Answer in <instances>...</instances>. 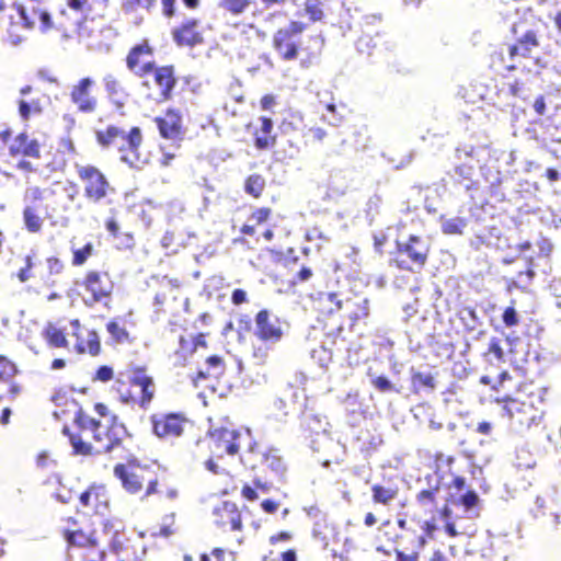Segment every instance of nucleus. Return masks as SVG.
<instances>
[{
    "mask_svg": "<svg viewBox=\"0 0 561 561\" xmlns=\"http://www.w3.org/2000/svg\"><path fill=\"white\" fill-rule=\"evenodd\" d=\"M94 412L100 417H107L104 428L101 421L90 415L83 408H79L73 415V425L62 427V434L68 437L75 455L96 456L117 454L119 458L126 459V463L114 466L113 473L123 488L130 494L144 491L142 497L163 495L168 500H175L179 492L173 486H168L160 481L159 474L148 466H142L129 448L133 435L126 424L103 402L93 405Z\"/></svg>",
    "mask_w": 561,
    "mask_h": 561,
    "instance_id": "1",
    "label": "nucleus"
},
{
    "mask_svg": "<svg viewBox=\"0 0 561 561\" xmlns=\"http://www.w3.org/2000/svg\"><path fill=\"white\" fill-rule=\"evenodd\" d=\"M312 304L323 331L321 350H313L312 357L327 366L333 354H343L348 366H357L362 345L353 329L368 318V299L362 296L341 299L336 293H320Z\"/></svg>",
    "mask_w": 561,
    "mask_h": 561,
    "instance_id": "2",
    "label": "nucleus"
},
{
    "mask_svg": "<svg viewBox=\"0 0 561 561\" xmlns=\"http://www.w3.org/2000/svg\"><path fill=\"white\" fill-rule=\"evenodd\" d=\"M307 24L300 21H290L286 26L278 28L272 38L273 48L283 60L290 61L304 54L302 64L310 65L320 57L324 39L320 34L311 35L306 42L301 34Z\"/></svg>",
    "mask_w": 561,
    "mask_h": 561,
    "instance_id": "3",
    "label": "nucleus"
},
{
    "mask_svg": "<svg viewBox=\"0 0 561 561\" xmlns=\"http://www.w3.org/2000/svg\"><path fill=\"white\" fill-rule=\"evenodd\" d=\"M59 533L67 543V552L72 561H104L103 536L95 529L84 528L72 516L60 519Z\"/></svg>",
    "mask_w": 561,
    "mask_h": 561,
    "instance_id": "4",
    "label": "nucleus"
},
{
    "mask_svg": "<svg viewBox=\"0 0 561 561\" xmlns=\"http://www.w3.org/2000/svg\"><path fill=\"white\" fill-rule=\"evenodd\" d=\"M60 194L54 186H30L23 195L22 221L30 233H41L46 219H55L56 215L67 207L59 202Z\"/></svg>",
    "mask_w": 561,
    "mask_h": 561,
    "instance_id": "5",
    "label": "nucleus"
},
{
    "mask_svg": "<svg viewBox=\"0 0 561 561\" xmlns=\"http://www.w3.org/2000/svg\"><path fill=\"white\" fill-rule=\"evenodd\" d=\"M95 140L102 148H114L122 162L131 168H141L148 158L141 153L144 134L140 127L133 126L128 130L117 125H107L95 131Z\"/></svg>",
    "mask_w": 561,
    "mask_h": 561,
    "instance_id": "6",
    "label": "nucleus"
},
{
    "mask_svg": "<svg viewBox=\"0 0 561 561\" xmlns=\"http://www.w3.org/2000/svg\"><path fill=\"white\" fill-rule=\"evenodd\" d=\"M111 391L123 404L148 409L156 394V385L145 366H131L117 374Z\"/></svg>",
    "mask_w": 561,
    "mask_h": 561,
    "instance_id": "7",
    "label": "nucleus"
},
{
    "mask_svg": "<svg viewBox=\"0 0 561 561\" xmlns=\"http://www.w3.org/2000/svg\"><path fill=\"white\" fill-rule=\"evenodd\" d=\"M503 410L516 428H529L543 416V394L534 382H525L520 392L513 399L504 397Z\"/></svg>",
    "mask_w": 561,
    "mask_h": 561,
    "instance_id": "8",
    "label": "nucleus"
},
{
    "mask_svg": "<svg viewBox=\"0 0 561 561\" xmlns=\"http://www.w3.org/2000/svg\"><path fill=\"white\" fill-rule=\"evenodd\" d=\"M253 448L255 449V440L249 431L218 427L209 433V450L213 457L234 456L241 451V461L255 469L257 463L255 459H251Z\"/></svg>",
    "mask_w": 561,
    "mask_h": 561,
    "instance_id": "9",
    "label": "nucleus"
},
{
    "mask_svg": "<svg viewBox=\"0 0 561 561\" xmlns=\"http://www.w3.org/2000/svg\"><path fill=\"white\" fill-rule=\"evenodd\" d=\"M431 251V243L426 239L410 234L405 240H396L388 264L398 271L421 273L428 263Z\"/></svg>",
    "mask_w": 561,
    "mask_h": 561,
    "instance_id": "10",
    "label": "nucleus"
},
{
    "mask_svg": "<svg viewBox=\"0 0 561 561\" xmlns=\"http://www.w3.org/2000/svg\"><path fill=\"white\" fill-rule=\"evenodd\" d=\"M76 174L81 183L84 199L92 205L110 204L116 188L107 175L96 165L76 164Z\"/></svg>",
    "mask_w": 561,
    "mask_h": 561,
    "instance_id": "11",
    "label": "nucleus"
},
{
    "mask_svg": "<svg viewBox=\"0 0 561 561\" xmlns=\"http://www.w3.org/2000/svg\"><path fill=\"white\" fill-rule=\"evenodd\" d=\"M139 79L141 88L146 91V98L158 103L170 101L179 82L176 68L172 64H156Z\"/></svg>",
    "mask_w": 561,
    "mask_h": 561,
    "instance_id": "12",
    "label": "nucleus"
},
{
    "mask_svg": "<svg viewBox=\"0 0 561 561\" xmlns=\"http://www.w3.org/2000/svg\"><path fill=\"white\" fill-rule=\"evenodd\" d=\"M0 145L7 150L8 156L20 159L18 168L24 171H33L32 164L26 159L39 160L42 158V144L27 131H20L12 136L10 127L0 130Z\"/></svg>",
    "mask_w": 561,
    "mask_h": 561,
    "instance_id": "13",
    "label": "nucleus"
},
{
    "mask_svg": "<svg viewBox=\"0 0 561 561\" xmlns=\"http://www.w3.org/2000/svg\"><path fill=\"white\" fill-rule=\"evenodd\" d=\"M80 286L89 295L84 299L85 306L92 307L111 300L115 282L108 271L89 270L84 273Z\"/></svg>",
    "mask_w": 561,
    "mask_h": 561,
    "instance_id": "14",
    "label": "nucleus"
},
{
    "mask_svg": "<svg viewBox=\"0 0 561 561\" xmlns=\"http://www.w3.org/2000/svg\"><path fill=\"white\" fill-rule=\"evenodd\" d=\"M96 82L92 77H82L69 88V101L77 113L92 115L100 106L99 98L94 93Z\"/></svg>",
    "mask_w": 561,
    "mask_h": 561,
    "instance_id": "15",
    "label": "nucleus"
},
{
    "mask_svg": "<svg viewBox=\"0 0 561 561\" xmlns=\"http://www.w3.org/2000/svg\"><path fill=\"white\" fill-rule=\"evenodd\" d=\"M156 47L149 38H142L130 46L125 56V66L135 77H144L157 62Z\"/></svg>",
    "mask_w": 561,
    "mask_h": 561,
    "instance_id": "16",
    "label": "nucleus"
},
{
    "mask_svg": "<svg viewBox=\"0 0 561 561\" xmlns=\"http://www.w3.org/2000/svg\"><path fill=\"white\" fill-rule=\"evenodd\" d=\"M152 432L161 439L172 440L183 436L191 424L183 413H153L150 416Z\"/></svg>",
    "mask_w": 561,
    "mask_h": 561,
    "instance_id": "17",
    "label": "nucleus"
},
{
    "mask_svg": "<svg viewBox=\"0 0 561 561\" xmlns=\"http://www.w3.org/2000/svg\"><path fill=\"white\" fill-rule=\"evenodd\" d=\"M153 122L161 138L170 140L176 148L181 147L187 130L181 110L168 107L160 116L154 117Z\"/></svg>",
    "mask_w": 561,
    "mask_h": 561,
    "instance_id": "18",
    "label": "nucleus"
},
{
    "mask_svg": "<svg viewBox=\"0 0 561 561\" xmlns=\"http://www.w3.org/2000/svg\"><path fill=\"white\" fill-rule=\"evenodd\" d=\"M171 38L179 48H194L205 43L201 21L196 18H186L172 27Z\"/></svg>",
    "mask_w": 561,
    "mask_h": 561,
    "instance_id": "19",
    "label": "nucleus"
},
{
    "mask_svg": "<svg viewBox=\"0 0 561 561\" xmlns=\"http://www.w3.org/2000/svg\"><path fill=\"white\" fill-rule=\"evenodd\" d=\"M72 336L76 339L73 348L77 354H88L96 357L102 352V344L99 333L93 329H83L79 319L70 321Z\"/></svg>",
    "mask_w": 561,
    "mask_h": 561,
    "instance_id": "20",
    "label": "nucleus"
},
{
    "mask_svg": "<svg viewBox=\"0 0 561 561\" xmlns=\"http://www.w3.org/2000/svg\"><path fill=\"white\" fill-rule=\"evenodd\" d=\"M215 525L224 531H241L243 529L242 514L233 502L225 501L213 512Z\"/></svg>",
    "mask_w": 561,
    "mask_h": 561,
    "instance_id": "21",
    "label": "nucleus"
},
{
    "mask_svg": "<svg viewBox=\"0 0 561 561\" xmlns=\"http://www.w3.org/2000/svg\"><path fill=\"white\" fill-rule=\"evenodd\" d=\"M78 508L87 514H103L108 507V496L103 486L92 484L78 496Z\"/></svg>",
    "mask_w": 561,
    "mask_h": 561,
    "instance_id": "22",
    "label": "nucleus"
},
{
    "mask_svg": "<svg viewBox=\"0 0 561 561\" xmlns=\"http://www.w3.org/2000/svg\"><path fill=\"white\" fill-rule=\"evenodd\" d=\"M280 320L266 309L260 310L255 316V335L261 341L276 343L283 337Z\"/></svg>",
    "mask_w": 561,
    "mask_h": 561,
    "instance_id": "23",
    "label": "nucleus"
},
{
    "mask_svg": "<svg viewBox=\"0 0 561 561\" xmlns=\"http://www.w3.org/2000/svg\"><path fill=\"white\" fill-rule=\"evenodd\" d=\"M110 549L118 557L117 561H141L145 556V548L139 541L126 539L122 541L117 534H114L108 541Z\"/></svg>",
    "mask_w": 561,
    "mask_h": 561,
    "instance_id": "24",
    "label": "nucleus"
},
{
    "mask_svg": "<svg viewBox=\"0 0 561 561\" xmlns=\"http://www.w3.org/2000/svg\"><path fill=\"white\" fill-rule=\"evenodd\" d=\"M259 123L260 126L253 131L254 147L257 150H270L277 142V135L273 133V121L270 117L261 116Z\"/></svg>",
    "mask_w": 561,
    "mask_h": 561,
    "instance_id": "25",
    "label": "nucleus"
},
{
    "mask_svg": "<svg viewBox=\"0 0 561 561\" xmlns=\"http://www.w3.org/2000/svg\"><path fill=\"white\" fill-rule=\"evenodd\" d=\"M251 451V459H255L257 466H264L276 473L285 471L283 459L276 450L264 448L255 442V449L253 448Z\"/></svg>",
    "mask_w": 561,
    "mask_h": 561,
    "instance_id": "26",
    "label": "nucleus"
},
{
    "mask_svg": "<svg viewBox=\"0 0 561 561\" xmlns=\"http://www.w3.org/2000/svg\"><path fill=\"white\" fill-rule=\"evenodd\" d=\"M128 327H135V323L125 316L114 317L105 324L107 333L116 344H126L134 341Z\"/></svg>",
    "mask_w": 561,
    "mask_h": 561,
    "instance_id": "27",
    "label": "nucleus"
},
{
    "mask_svg": "<svg viewBox=\"0 0 561 561\" xmlns=\"http://www.w3.org/2000/svg\"><path fill=\"white\" fill-rule=\"evenodd\" d=\"M271 216L272 209L270 207L255 208L249 215L248 221L241 226V234L252 237L255 241H259L256 228L267 222Z\"/></svg>",
    "mask_w": 561,
    "mask_h": 561,
    "instance_id": "28",
    "label": "nucleus"
},
{
    "mask_svg": "<svg viewBox=\"0 0 561 561\" xmlns=\"http://www.w3.org/2000/svg\"><path fill=\"white\" fill-rule=\"evenodd\" d=\"M20 15L23 20L24 25L28 28L34 27L37 21L38 27L42 32L45 33L55 30L54 15L49 14L45 10L32 9L31 13L28 14L26 10L21 9Z\"/></svg>",
    "mask_w": 561,
    "mask_h": 561,
    "instance_id": "29",
    "label": "nucleus"
},
{
    "mask_svg": "<svg viewBox=\"0 0 561 561\" xmlns=\"http://www.w3.org/2000/svg\"><path fill=\"white\" fill-rule=\"evenodd\" d=\"M48 100L49 98L46 94H42L41 98H33L30 100L20 99L18 101V113L20 118L26 123L32 117L42 115Z\"/></svg>",
    "mask_w": 561,
    "mask_h": 561,
    "instance_id": "30",
    "label": "nucleus"
},
{
    "mask_svg": "<svg viewBox=\"0 0 561 561\" xmlns=\"http://www.w3.org/2000/svg\"><path fill=\"white\" fill-rule=\"evenodd\" d=\"M206 369L197 371L193 377L192 381L195 387L198 386L201 380L215 378L218 379L226 371V364L221 356L211 355L205 360Z\"/></svg>",
    "mask_w": 561,
    "mask_h": 561,
    "instance_id": "31",
    "label": "nucleus"
},
{
    "mask_svg": "<svg viewBox=\"0 0 561 561\" xmlns=\"http://www.w3.org/2000/svg\"><path fill=\"white\" fill-rule=\"evenodd\" d=\"M525 382H520L518 379L512 377L507 373H502L500 379L493 389L497 392L495 397L496 402L504 403V397L515 398L520 392V388Z\"/></svg>",
    "mask_w": 561,
    "mask_h": 561,
    "instance_id": "32",
    "label": "nucleus"
},
{
    "mask_svg": "<svg viewBox=\"0 0 561 561\" xmlns=\"http://www.w3.org/2000/svg\"><path fill=\"white\" fill-rule=\"evenodd\" d=\"M539 46V41L535 31H527L522 37L517 39V42L512 45L508 49V55L511 58L516 56H520L524 58H528L534 48Z\"/></svg>",
    "mask_w": 561,
    "mask_h": 561,
    "instance_id": "33",
    "label": "nucleus"
},
{
    "mask_svg": "<svg viewBox=\"0 0 561 561\" xmlns=\"http://www.w3.org/2000/svg\"><path fill=\"white\" fill-rule=\"evenodd\" d=\"M42 337L49 347L68 348L69 342L64 329L58 328L55 323L48 322L42 330Z\"/></svg>",
    "mask_w": 561,
    "mask_h": 561,
    "instance_id": "34",
    "label": "nucleus"
},
{
    "mask_svg": "<svg viewBox=\"0 0 561 561\" xmlns=\"http://www.w3.org/2000/svg\"><path fill=\"white\" fill-rule=\"evenodd\" d=\"M22 266L16 271L15 277L20 283H27L35 277V268L37 266V252L31 250L22 259Z\"/></svg>",
    "mask_w": 561,
    "mask_h": 561,
    "instance_id": "35",
    "label": "nucleus"
},
{
    "mask_svg": "<svg viewBox=\"0 0 561 561\" xmlns=\"http://www.w3.org/2000/svg\"><path fill=\"white\" fill-rule=\"evenodd\" d=\"M398 494L399 489L397 486H386L378 483L371 485V500L375 504L389 506Z\"/></svg>",
    "mask_w": 561,
    "mask_h": 561,
    "instance_id": "36",
    "label": "nucleus"
},
{
    "mask_svg": "<svg viewBox=\"0 0 561 561\" xmlns=\"http://www.w3.org/2000/svg\"><path fill=\"white\" fill-rule=\"evenodd\" d=\"M206 333L196 334L192 343L184 336H180V350L175 352V356L183 357L184 354H193L198 348H207Z\"/></svg>",
    "mask_w": 561,
    "mask_h": 561,
    "instance_id": "37",
    "label": "nucleus"
},
{
    "mask_svg": "<svg viewBox=\"0 0 561 561\" xmlns=\"http://www.w3.org/2000/svg\"><path fill=\"white\" fill-rule=\"evenodd\" d=\"M438 493H439L438 485L421 490L415 495L417 505L422 510H424V512H433L437 506Z\"/></svg>",
    "mask_w": 561,
    "mask_h": 561,
    "instance_id": "38",
    "label": "nucleus"
},
{
    "mask_svg": "<svg viewBox=\"0 0 561 561\" xmlns=\"http://www.w3.org/2000/svg\"><path fill=\"white\" fill-rule=\"evenodd\" d=\"M202 0H182L184 7L188 10L199 8ZM161 13L165 19H172L176 15V0H160Z\"/></svg>",
    "mask_w": 561,
    "mask_h": 561,
    "instance_id": "39",
    "label": "nucleus"
},
{
    "mask_svg": "<svg viewBox=\"0 0 561 561\" xmlns=\"http://www.w3.org/2000/svg\"><path fill=\"white\" fill-rule=\"evenodd\" d=\"M265 179L261 174H251L245 179L244 191L254 198H260L265 190Z\"/></svg>",
    "mask_w": 561,
    "mask_h": 561,
    "instance_id": "40",
    "label": "nucleus"
},
{
    "mask_svg": "<svg viewBox=\"0 0 561 561\" xmlns=\"http://www.w3.org/2000/svg\"><path fill=\"white\" fill-rule=\"evenodd\" d=\"M20 373L15 362L7 355H0V381L10 382Z\"/></svg>",
    "mask_w": 561,
    "mask_h": 561,
    "instance_id": "41",
    "label": "nucleus"
},
{
    "mask_svg": "<svg viewBox=\"0 0 561 561\" xmlns=\"http://www.w3.org/2000/svg\"><path fill=\"white\" fill-rule=\"evenodd\" d=\"M77 24V19L70 15L66 9H61L54 15L55 31L67 33Z\"/></svg>",
    "mask_w": 561,
    "mask_h": 561,
    "instance_id": "42",
    "label": "nucleus"
},
{
    "mask_svg": "<svg viewBox=\"0 0 561 561\" xmlns=\"http://www.w3.org/2000/svg\"><path fill=\"white\" fill-rule=\"evenodd\" d=\"M411 383L414 392H419L424 388L433 390L436 387L434 377L431 374L421 371H415L411 375Z\"/></svg>",
    "mask_w": 561,
    "mask_h": 561,
    "instance_id": "43",
    "label": "nucleus"
},
{
    "mask_svg": "<svg viewBox=\"0 0 561 561\" xmlns=\"http://www.w3.org/2000/svg\"><path fill=\"white\" fill-rule=\"evenodd\" d=\"M252 2V0H220L219 8L231 15H240L249 9Z\"/></svg>",
    "mask_w": 561,
    "mask_h": 561,
    "instance_id": "44",
    "label": "nucleus"
},
{
    "mask_svg": "<svg viewBox=\"0 0 561 561\" xmlns=\"http://www.w3.org/2000/svg\"><path fill=\"white\" fill-rule=\"evenodd\" d=\"M450 503L456 506H462L466 511H469L478 505L479 496L473 490H468L465 494L455 496L450 495Z\"/></svg>",
    "mask_w": 561,
    "mask_h": 561,
    "instance_id": "45",
    "label": "nucleus"
},
{
    "mask_svg": "<svg viewBox=\"0 0 561 561\" xmlns=\"http://www.w3.org/2000/svg\"><path fill=\"white\" fill-rule=\"evenodd\" d=\"M72 259L71 264L73 266H82L94 253V245L92 242L85 243L82 248L71 249Z\"/></svg>",
    "mask_w": 561,
    "mask_h": 561,
    "instance_id": "46",
    "label": "nucleus"
},
{
    "mask_svg": "<svg viewBox=\"0 0 561 561\" xmlns=\"http://www.w3.org/2000/svg\"><path fill=\"white\" fill-rule=\"evenodd\" d=\"M483 355L490 362H504V350L502 347L501 340L499 337H492L489 341L488 348L484 351Z\"/></svg>",
    "mask_w": 561,
    "mask_h": 561,
    "instance_id": "47",
    "label": "nucleus"
},
{
    "mask_svg": "<svg viewBox=\"0 0 561 561\" xmlns=\"http://www.w3.org/2000/svg\"><path fill=\"white\" fill-rule=\"evenodd\" d=\"M304 123V117L300 113H288L283 117L279 128L283 133H290L298 130Z\"/></svg>",
    "mask_w": 561,
    "mask_h": 561,
    "instance_id": "48",
    "label": "nucleus"
},
{
    "mask_svg": "<svg viewBox=\"0 0 561 561\" xmlns=\"http://www.w3.org/2000/svg\"><path fill=\"white\" fill-rule=\"evenodd\" d=\"M518 279H511L507 283L508 289H522L526 290L528 285L531 283L535 277V271L531 266H529L526 271L519 272L517 275Z\"/></svg>",
    "mask_w": 561,
    "mask_h": 561,
    "instance_id": "49",
    "label": "nucleus"
},
{
    "mask_svg": "<svg viewBox=\"0 0 561 561\" xmlns=\"http://www.w3.org/2000/svg\"><path fill=\"white\" fill-rule=\"evenodd\" d=\"M314 276L313 268L310 265L301 264L299 270L293 275L289 280V285L291 287L306 284L312 279Z\"/></svg>",
    "mask_w": 561,
    "mask_h": 561,
    "instance_id": "50",
    "label": "nucleus"
},
{
    "mask_svg": "<svg viewBox=\"0 0 561 561\" xmlns=\"http://www.w3.org/2000/svg\"><path fill=\"white\" fill-rule=\"evenodd\" d=\"M156 1L157 0H123L122 1V10L126 14L134 13L139 8H142V9H146L149 11L151 8H153Z\"/></svg>",
    "mask_w": 561,
    "mask_h": 561,
    "instance_id": "51",
    "label": "nucleus"
},
{
    "mask_svg": "<svg viewBox=\"0 0 561 561\" xmlns=\"http://www.w3.org/2000/svg\"><path fill=\"white\" fill-rule=\"evenodd\" d=\"M466 227V220L460 217L445 220L442 224V231L445 234H461Z\"/></svg>",
    "mask_w": 561,
    "mask_h": 561,
    "instance_id": "52",
    "label": "nucleus"
},
{
    "mask_svg": "<svg viewBox=\"0 0 561 561\" xmlns=\"http://www.w3.org/2000/svg\"><path fill=\"white\" fill-rule=\"evenodd\" d=\"M103 85H104L105 92L107 93V95L110 98H113L123 91L122 82L119 81V79L116 76H114L112 73L104 76Z\"/></svg>",
    "mask_w": 561,
    "mask_h": 561,
    "instance_id": "53",
    "label": "nucleus"
},
{
    "mask_svg": "<svg viewBox=\"0 0 561 561\" xmlns=\"http://www.w3.org/2000/svg\"><path fill=\"white\" fill-rule=\"evenodd\" d=\"M455 173L458 176L460 182H465V181L469 182L466 184L467 188L471 187V184L473 182L472 178L474 174L473 165L467 164V163L459 164L455 168Z\"/></svg>",
    "mask_w": 561,
    "mask_h": 561,
    "instance_id": "54",
    "label": "nucleus"
},
{
    "mask_svg": "<svg viewBox=\"0 0 561 561\" xmlns=\"http://www.w3.org/2000/svg\"><path fill=\"white\" fill-rule=\"evenodd\" d=\"M357 50L362 54L371 55L374 49L377 47V44L374 42V38L369 34H363L358 37L356 42Z\"/></svg>",
    "mask_w": 561,
    "mask_h": 561,
    "instance_id": "55",
    "label": "nucleus"
},
{
    "mask_svg": "<svg viewBox=\"0 0 561 561\" xmlns=\"http://www.w3.org/2000/svg\"><path fill=\"white\" fill-rule=\"evenodd\" d=\"M51 478L57 482L60 486L55 493V497L61 503H69L73 499V493L71 490L67 489L60 482V477L58 473L53 472Z\"/></svg>",
    "mask_w": 561,
    "mask_h": 561,
    "instance_id": "56",
    "label": "nucleus"
},
{
    "mask_svg": "<svg viewBox=\"0 0 561 561\" xmlns=\"http://www.w3.org/2000/svg\"><path fill=\"white\" fill-rule=\"evenodd\" d=\"M502 320L505 327L512 328L518 324L519 317L518 313L514 307V304L512 306H508L504 309L502 314Z\"/></svg>",
    "mask_w": 561,
    "mask_h": 561,
    "instance_id": "57",
    "label": "nucleus"
},
{
    "mask_svg": "<svg viewBox=\"0 0 561 561\" xmlns=\"http://www.w3.org/2000/svg\"><path fill=\"white\" fill-rule=\"evenodd\" d=\"M114 378V369L111 366L102 365L95 370L92 380L107 382Z\"/></svg>",
    "mask_w": 561,
    "mask_h": 561,
    "instance_id": "58",
    "label": "nucleus"
},
{
    "mask_svg": "<svg viewBox=\"0 0 561 561\" xmlns=\"http://www.w3.org/2000/svg\"><path fill=\"white\" fill-rule=\"evenodd\" d=\"M232 553L228 552L221 548H214L210 551V554L203 553L201 556V561H226L228 557H231Z\"/></svg>",
    "mask_w": 561,
    "mask_h": 561,
    "instance_id": "59",
    "label": "nucleus"
},
{
    "mask_svg": "<svg viewBox=\"0 0 561 561\" xmlns=\"http://www.w3.org/2000/svg\"><path fill=\"white\" fill-rule=\"evenodd\" d=\"M46 266L49 275H60L65 271V263L57 256H48Z\"/></svg>",
    "mask_w": 561,
    "mask_h": 561,
    "instance_id": "60",
    "label": "nucleus"
},
{
    "mask_svg": "<svg viewBox=\"0 0 561 561\" xmlns=\"http://www.w3.org/2000/svg\"><path fill=\"white\" fill-rule=\"evenodd\" d=\"M305 10L312 21H320L323 18L321 4L318 1H307Z\"/></svg>",
    "mask_w": 561,
    "mask_h": 561,
    "instance_id": "61",
    "label": "nucleus"
},
{
    "mask_svg": "<svg viewBox=\"0 0 561 561\" xmlns=\"http://www.w3.org/2000/svg\"><path fill=\"white\" fill-rule=\"evenodd\" d=\"M327 131L321 127H311L307 134V141L311 144H321L327 138Z\"/></svg>",
    "mask_w": 561,
    "mask_h": 561,
    "instance_id": "62",
    "label": "nucleus"
},
{
    "mask_svg": "<svg viewBox=\"0 0 561 561\" xmlns=\"http://www.w3.org/2000/svg\"><path fill=\"white\" fill-rule=\"evenodd\" d=\"M455 458L453 456H446L444 454H437L435 456V467L436 471H444L445 469L450 470L451 465L454 463Z\"/></svg>",
    "mask_w": 561,
    "mask_h": 561,
    "instance_id": "63",
    "label": "nucleus"
},
{
    "mask_svg": "<svg viewBox=\"0 0 561 561\" xmlns=\"http://www.w3.org/2000/svg\"><path fill=\"white\" fill-rule=\"evenodd\" d=\"M371 385L380 392L393 390V386L386 376H378L371 380Z\"/></svg>",
    "mask_w": 561,
    "mask_h": 561,
    "instance_id": "64",
    "label": "nucleus"
}]
</instances>
